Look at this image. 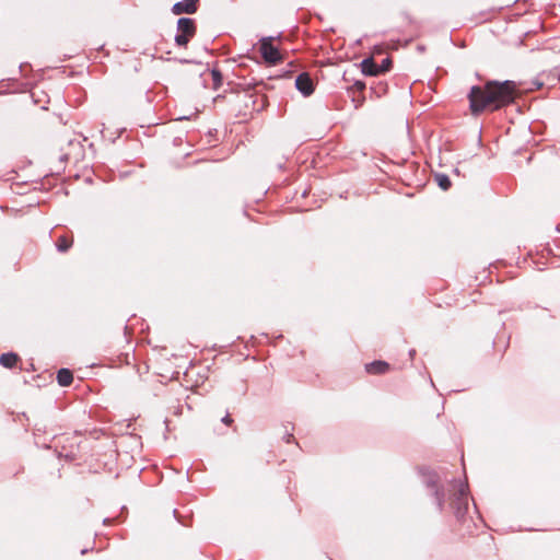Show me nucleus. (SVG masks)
Instances as JSON below:
<instances>
[{"mask_svg": "<svg viewBox=\"0 0 560 560\" xmlns=\"http://www.w3.org/2000/svg\"><path fill=\"white\" fill-rule=\"evenodd\" d=\"M518 96L514 81H488L483 86H472L469 94L470 110L479 115L485 110L494 112L510 105Z\"/></svg>", "mask_w": 560, "mask_h": 560, "instance_id": "nucleus-1", "label": "nucleus"}, {"mask_svg": "<svg viewBox=\"0 0 560 560\" xmlns=\"http://www.w3.org/2000/svg\"><path fill=\"white\" fill-rule=\"evenodd\" d=\"M273 37H264L259 42V51L266 63L275 66L282 61L283 56L279 48L273 45Z\"/></svg>", "mask_w": 560, "mask_h": 560, "instance_id": "nucleus-2", "label": "nucleus"}, {"mask_svg": "<svg viewBox=\"0 0 560 560\" xmlns=\"http://www.w3.org/2000/svg\"><path fill=\"white\" fill-rule=\"evenodd\" d=\"M196 34V23L192 19L182 18L177 21V34L175 42L180 47H186Z\"/></svg>", "mask_w": 560, "mask_h": 560, "instance_id": "nucleus-3", "label": "nucleus"}, {"mask_svg": "<svg viewBox=\"0 0 560 560\" xmlns=\"http://www.w3.org/2000/svg\"><path fill=\"white\" fill-rule=\"evenodd\" d=\"M198 3H199V0H183L173 5L172 12L175 15H180L184 13L192 14L197 11Z\"/></svg>", "mask_w": 560, "mask_h": 560, "instance_id": "nucleus-4", "label": "nucleus"}, {"mask_svg": "<svg viewBox=\"0 0 560 560\" xmlns=\"http://www.w3.org/2000/svg\"><path fill=\"white\" fill-rule=\"evenodd\" d=\"M453 504L455 505L456 517L458 520H462L465 512L468 509V501H467V495H466L464 486H460V489L458 490V497L453 502Z\"/></svg>", "mask_w": 560, "mask_h": 560, "instance_id": "nucleus-5", "label": "nucleus"}, {"mask_svg": "<svg viewBox=\"0 0 560 560\" xmlns=\"http://www.w3.org/2000/svg\"><path fill=\"white\" fill-rule=\"evenodd\" d=\"M296 89L305 96H308L314 91V84L307 73H301L295 80Z\"/></svg>", "mask_w": 560, "mask_h": 560, "instance_id": "nucleus-6", "label": "nucleus"}, {"mask_svg": "<svg viewBox=\"0 0 560 560\" xmlns=\"http://www.w3.org/2000/svg\"><path fill=\"white\" fill-rule=\"evenodd\" d=\"M365 372L371 375H383L390 371V364L386 361L376 360L371 363H366Z\"/></svg>", "mask_w": 560, "mask_h": 560, "instance_id": "nucleus-7", "label": "nucleus"}, {"mask_svg": "<svg viewBox=\"0 0 560 560\" xmlns=\"http://www.w3.org/2000/svg\"><path fill=\"white\" fill-rule=\"evenodd\" d=\"M362 72L366 75H377L382 73V69L377 66L372 58L364 59L361 62Z\"/></svg>", "mask_w": 560, "mask_h": 560, "instance_id": "nucleus-8", "label": "nucleus"}, {"mask_svg": "<svg viewBox=\"0 0 560 560\" xmlns=\"http://www.w3.org/2000/svg\"><path fill=\"white\" fill-rule=\"evenodd\" d=\"M57 381L60 386H69L73 381V374L68 369H61L57 373Z\"/></svg>", "mask_w": 560, "mask_h": 560, "instance_id": "nucleus-9", "label": "nucleus"}, {"mask_svg": "<svg viewBox=\"0 0 560 560\" xmlns=\"http://www.w3.org/2000/svg\"><path fill=\"white\" fill-rule=\"evenodd\" d=\"M19 361V355L13 352L3 353L0 357V363L8 369L15 366Z\"/></svg>", "mask_w": 560, "mask_h": 560, "instance_id": "nucleus-10", "label": "nucleus"}, {"mask_svg": "<svg viewBox=\"0 0 560 560\" xmlns=\"http://www.w3.org/2000/svg\"><path fill=\"white\" fill-rule=\"evenodd\" d=\"M247 101H250V105L248 104V102H245V106L247 108L252 107L253 110L258 112L264 108L266 97H265V95H258V96H256L255 100H253V96L250 95L247 97Z\"/></svg>", "mask_w": 560, "mask_h": 560, "instance_id": "nucleus-11", "label": "nucleus"}, {"mask_svg": "<svg viewBox=\"0 0 560 560\" xmlns=\"http://www.w3.org/2000/svg\"><path fill=\"white\" fill-rule=\"evenodd\" d=\"M435 180L438 183V185L443 189V190H447L450 187H451V180L450 178L444 175V174H436L435 175Z\"/></svg>", "mask_w": 560, "mask_h": 560, "instance_id": "nucleus-12", "label": "nucleus"}, {"mask_svg": "<svg viewBox=\"0 0 560 560\" xmlns=\"http://www.w3.org/2000/svg\"><path fill=\"white\" fill-rule=\"evenodd\" d=\"M211 77L213 81V89H219L222 84V74L219 70L213 69L211 71Z\"/></svg>", "mask_w": 560, "mask_h": 560, "instance_id": "nucleus-13", "label": "nucleus"}, {"mask_svg": "<svg viewBox=\"0 0 560 560\" xmlns=\"http://www.w3.org/2000/svg\"><path fill=\"white\" fill-rule=\"evenodd\" d=\"M73 243L72 236L62 235L59 237L57 245H71Z\"/></svg>", "mask_w": 560, "mask_h": 560, "instance_id": "nucleus-14", "label": "nucleus"}, {"mask_svg": "<svg viewBox=\"0 0 560 560\" xmlns=\"http://www.w3.org/2000/svg\"><path fill=\"white\" fill-rule=\"evenodd\" d=\"M390 66H392V60L389 58H385L382 61V65L380 66V69H382V73L388 71L390 69Z\"/></svg>", "mask_w": 560, "mask_h": 560, "instance_id": "nucleus-15", "label": "nucleus"}, {"mask_svg": "<svg viewBox=\"0 0 560 560\" xmlns=\"http://www.w3.org/2000/svg\"><path fill=\"white\" fill-rule=\"evenodd\" d=\"M351 89L359 91V92H363V90L365 89V83L362 81H357V82H354V84Z\"/></svg>", "mask_w": 560, "mask_h": 560, "instance_id": "nucleus-16", "label": "nucleus"}, {"mask_svg": "<svg viewBox=\"0 0 560 560\" xmlns=\"http://www.w3.org/2000/svg\"><path fill=\"white\" fill-rule=\"evenodd\" d=\"M552 254V250L550 247H544L541 250V257L548 259L549 256Z\"/></svg>", "mask_w": 560, "mask_h": 560, "instance_id": "nucleus-17", "label": "nucleus"}, {"mask_svg": "<svg viewBox=\"0 0 560 560\" xmlns=\"http://www.w3.org/2000/svg\"><path fill=\"white\" fill-rule=\"evenodd\" d=\"M222 422L226 425H232L233 419L230 415H226L222 418Z\"/></svg>", "mask_w": 560, "mask_h": 560, "instance_id": "nucleus-18", "label": "nucleus"}, {"mask_svg": "<svg viewBox=\"0 0 560 560\" xmlns=\"http://www.w3.org/2000/svg\"><path fill=\"white\" fill-rule=\"evenodd\" d=\"M68 248H69V247H66V246L59 247V249H60L61 252H66Z\"/></svg>", "mask_w": 560, "mask_h": 560, "instance_id": "nucleus-19", "label": "nucleus"}]
</instances>
